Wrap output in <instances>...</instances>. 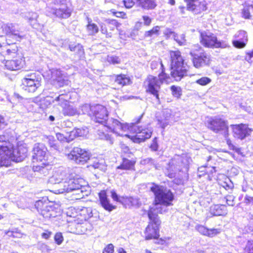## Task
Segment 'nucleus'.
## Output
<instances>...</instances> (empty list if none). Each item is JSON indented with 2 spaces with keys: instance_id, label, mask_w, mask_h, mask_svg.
<instances>
[{
  "instance_id": "f257e3e1",
  "label": "nucleus",
  "mask_w": 253,
  "mask_h": 253,
  "mask_svg": "<svg viewBox=\"0 0 253 253\" xmlns=\"http://www.w3.org/2000/svg\"><path fill=\"white\" fill-rule=\"evenodd\" d=\"M151 190L155 196V205L149 211L152 210V212L156 214L162 213L166 211L167 207L171 205L173 195L170 190L158 185L152 186Z\"/></svg>"
},
{
  "instance_id": "f03ea898",
  "label": "nucleus",
  "mask_w": 253,
  "mask_h": 253,
  "mask_svg": "<svg viewBox=\"0 0 253 253\" xmlns=\"http://www.w3.org/2000/svg\"><path fill=\"white\" fill-rule=\"evenodd\" d=\"M171 58V75L177 81L187 76L188 67L179 51L170 52Z\"/></svg>"
},
{
  "instance_id": "7ed1b4c3",
  "label": "nucleus",
  "mask_w": 253,
  "mask_h": 253,
  "mask_svg": "<svg viewBox=\"0 0 253 253\" xmlns=\"http://www.w3.org/2000/svg\"><path fill=\"white\" fill-rule=\"evenodd\" d=\"M84 182L82 179L70 178L68 181L64 183L63 188L58 190V193L72 192L73 198L80 199L83 198L84 195L85 187L83 185Z\"/></svg>"
},
{
  "instance_id": "20e7f679",
  "label": "nucleus",
  "mask_w": 253,
  "mask_h": 253,
  "mask_svg": "<svg viewBox=\"0 0 253 253\" xmlns=\"http://www.w3.org/2000/svg\"><path fill=\"white\" fill-rule=\"evenodd\" d=\"M169 77L163 72L159 75L158 78L149 75L146 81L147 88V92L151 93L156 97L159 101L160 99L158 92L161 88V85L164 83H168Z\"/></svg>"
},
{
  "instance_id": "39448f33",
  "label": "nucleus",
  "mask_w": 253,
  "mask_h": 253,
  "mask_svg": "<svg viewBox=\"0 0 253 253\" xmlns=\"http://www.w3.org/2000/svg\"><path fill=\"white\" fill-rule=\"evenodd\" d=\"M190 55L192 57V61L194 67L199 69L205 66H209L211 63V57L206 52H204L199 46H194L191 49Z\"/></svg>"
},
{
  "instance_id": "423d86ee",
  "label": "nucleus",
  "mask_w": 253,
  "mask_h": 253,
  "mask_svg": "<svg viewBox=\"0 0 253 253\" xmlns=\"http://www.w3.org/2000/svg\"><path fill=\"white\" fill-rule=\"evenodd\" d=\"M192 160L187 155L176 156L169 162V169H174V172H170L168 176L172 178L175 176L176 171L187 172Z\"/></svg>"
},
{
  "instance_id": "0eeeda50",
  "label": "nucleus",
  "mask_w": 253,
  "mask_h": 253,
  "mask_svg": "<svg viewBox=\"0 0 253 253\" xmlns=\"http://www.w3.org/2000/svg\"><path fill=\"white\" fill-rule=\"evenodd\" d=\"M152 210L149 211L148 215L150 222L145 231V238L146 240L158 239L159 237V226L161 221L158 218L156 213L152 212Z\"/></svg>"
},
{
  "instance_id": "6e6552de",
  "label": "nucleus",
  "mask_w": 253,
  "mask_h": 253,
  "mask_svg": "<svg viewBox=\"0 0 253 253\" xmlns=\"http://www.w3.org/2000/svg\"><path fill=\"white\" fill-rule=\"evenodd\" d=\"M200 42L207 47L226 48L230 47L227 41H218L217 37L211 33H202Z\"/></svg>"
},
{
  "instance_id": "1a4fd4ad",
  "label": "nucleus",
  "mask_w": 253,
  "mask_h": 253,
  "mask_svg": "<svg viewBox=\"0 0 253 253\" xmlns=\"http://www.w3.org/2000/svg\"><path fill=\"white\" fill-rule=\"evenodd\" d=\"M139 121L137 122V123L131 124L128 130V131L135 133V135L132 138L133 141L135 143H140L150 138L152 133L151 128L139 125L138 123Z\"/></svg>"
},
{
  "instance_id": "9d476101",
  "label": "nucleus",
  "mask_w": 253,
  "mask_h": 253,
  "mask_svg": "<svg viewBox=\"0 0 253 253\" xmlns=\"http://www.w3.org/2000/svg\"><path fill=\"white\" fill-rule=\"evenodd\" d=\"M71 96L69 94H61L53 101L56 102L57 104L62 108V112L64 115L73 116L76 115H80L81 111L77 110L73 106L69 104V100Z\"/></svg>"
},
{
  "instance_id": "9b49d317",
  "label": "nucleus",
  "mask_w": 253,
  "mask_h": 253,
  "mask_svg": "<svg viewBox=\"0 0 253 253\" xmlns=\"http://www.w3.org/2000/svg\"><path fill=\"white\" fill-rule=\"evenodd\" d=\"M47 8L50 12L59 18H67L71 15L70 9L61 0H54Z\"/></svg>"
},
{
  "instance_id": "f8f14e48",
  "label": "nucleus",
  "mask_w": 253,
  "mask_h": 253,
  "mask_svg": "<svg viewBox=\"0 0 253 253\" xmlns=\"http://www.w3.org/2000/svg\"><path fill=\"white\" fill-rule=\"evenodd\" d=\"M103 126L107 127L117 135L128 136L127 134H124V132L129 130L130 125L127 124H122L116 119L111 118L107 119Z\"/></svg>"
},
{
  "instance_id": "ddd939ff",
  "label": "nucleus",
  "mask_w": 253,
  "mask_h": 253,
  "mask_svg": "<svg viewBox=\"0 0 253 253\" xmlns=\"http://www.w3.org/2000/svg\"><path fill=\"white\" fill-rule=\"evenodd\" d=\"M208 127L215 133H221L224 137L228 135V127L226 121L218 118H214L208 121Z\"/></svg>"
},
{
  "instance_id": "4468645a",
  "label": "nucleus",
  "mask_w": 253,
  "mask_h": 253,
  "mask_svg": "<svg viewBox=\"0 0 253 253\" xmlns=\"http://www.w3.org/2000/svg\"><path fill=\"white\" fill-rule=\"evenodd\" d=\"M35 207L38 211L45 218H50L57 216L52 203H44L42 201H38L36 202Z\"/></svg>"
},
{
  "instance_id": "2eb2a0df",
  "label": "nucleus",
  "mask_w": 253,
  "mask_h": 253,
  "mask_svg": "<svg viewBox=\"0 0 253 253\" xmlns=\"http://www.w3.org/2000/svg\"><path fill=\"white\" fill-rule=\"evenodd\" d=\"M68 159L78 164H84L90 158L89 154L85 150L74 147L68 155Z\"/></svg>"
},
{
  "instance_id": "dca6fc26",
  "label": "nucleus",
  "mask_w": 253,
  "mask_h": 253,
  "mask_svg": "<svg viewBox=\"0 0 253 253\" xmlns=\"http://www.w3.org/2000/svg\"><path fill=\"white\" fill-rule=\"evenodd\" d=\"M22 88L29 92H34L40 86V82L35 74L27 75L22 80Z\"/></svg>"
},
{
  "instance_id": "f3484780",
  "label": "nucleus",
  "mask_w": 253,
  "mask_h": 253,
  "mask_svg": "<svg viewBox=\"0 0 253 253\" xmlns=\"http://www.w3.org/2000/svg\"><path fill=\"white\" fill-rule=\"evenodd\" d=\"M92 120L96 123L104 125L108 118V112L106 108L101 105H93L92 108Z\"/></svg>"
},
{
  "instance_id": "a211bd4d",
  "label": "nucleus",
  "mask_w": 253,
  "mask_h": 253,
  "mask_svg": "<svg viewBox=\"0 0 253 253\" xmlns=\"http://www.w3.org/2000/svg\"><path fill=\"white\" fill-rule=\"evenodd\" d=\"M70 178H74L72 173L67 172L66 169H59L57 170L50 178L51 183L59 184L60 188H63L64 183L68 181Z\"/></svg>"
},
{
  "instance_id": "6ab92c4d",
  "label": "nucleus",
  "mask_w": 253,
  "mask_h": 253,
  "mask_svg": "<svg viewBox=\"0 0 253 253\" xmlns=\"http://www.w3.org/2000/svg\"><path fill=\"white\" fill-rule=\"evenodd\" d=\"M33 162L45 161L47 159V150L42 143H36L33 148Z\"/></svg>"
},
{
  "instance_id": "aec40b11",
  "label": "nucleus",
  "mask_w": 253,
  "mask_h": 253,
  "mask_svg": "<svg viewBox=\"0 0 253 253\" xmlns=\"http://www.w3.org/2000/svg\"><path fill=\"white\" fill-rule=\"evenodd\" d=\"M231 126L234 136L240 139H243L250 135L253 131L251 128L245 124L231 125Z\"/></svg>"
},
{
  "instance_id": "412c9836",
  "label": "nucleus",
  "mask_w": 253,
  "mask_h": 253,
  "mask_svg": "<svg viewBox=\"0 0 253 253\" xmlns=\"http://www.w3.org/2000/svg\"><path fill=\"white\" fill-rule=\"evenodd\" d=\"M187 9L198 14L207 9V3L205 0H189Z\"/></svg>"
},
{
  "instance_id": "4be33fe9",
  "label": "nucleus",
  "mask_w": 253,
  "mask_h": 253,
  "mask_svg": "<svg viewBox=\"0 0 253 253\" xmlns=\"http://www.w3.org/2000/svg\"><path fill=\"white\" fill-rule=\"evenodd\" d=\"M51 72V79L56 82L59 86H63L69 84L70 82L67 78L64 76L62 72L58 69H52L50 70Z\"/></svg>"
},
{
  "instance_id": "5701e85b",
  "label": "nucleus",
  "mask_w": 253,
  "mask_h": 253,
  "mask_svg": "<svg viewBox=\"0 0 253 253\" xmlns=\"http://www.w3.org/2000/svg\"><path fill=\"white\" fill-rule=\"evenodd\" d=\"M11 161V149L8 147L0 149V167H9Z\"/></svg>"
},
{
  "instance_id": "b1692460",
  "label": "nucleus",
  "mask_w": 253,
  "mask_h": 253,
  "mask_svg": "<svg viewBox=\"0 0 253 253\" xmlns=\"http://www.w3.org/2000/svg\"><path fill=\"white\" fill-rule=\"evenodd\" d=\"M27 148L22 145L11 150V160L13 161L19 162L22 161L27 157Z\"/></svg>"
},
{
  "instance_id": "393cba45",
  "label": "nucleus",
  "mask_w": 253,
  "mask_h": 253,
  "mask_svg": "<svg viewBox=\"0 0 253 253\" xmlns=\"http://www.w3.org/2000/svg\"><path fill=\"white\" fill-rule=\"evenodd\" d=\"M0 29H2L3 33L14 38L16 41H20L22 38L18 32L14 29V25L12 24H5L0 21Z\"/></svg>"
},
{
  "instance_id": "a878e982",
  "label": "nucleus",
  "mask_w": 253,
  "mask_h": 253,
  "mask_svg": "<svg viewBox=\"0 0 253 253\" xmlns=\"http://www.w3.org/2000/svg\"><path fill=\"white\" fill-rule=\"evenodd\" d=\"M98 196L100 205L104 210L111 212L116 208V206L110 203L106 191L101 190L98 193Z\"/></svg>"
},
{
  "instance_id": "bb28decb",
  "label": "nucleus",
  "mask_w": 253,
  "mask_h": 253,
  "mask_svg": "<svg viewBox=\"0 0 253 253\" xmlns=\"http://www.w3.org/2000/svg\"><path fill=\"white\" fill-rule=\"evenodd\" d=\"M24 61L22 58H18L15 60H7L5 61V67L9 70H18L23 67Z\"/></svg>"
},
{
  "instance_id": "cd10ccee",
  "label": "nucleus",
  "mask_w": 253,
  "mask_h": 253,
  "mask_svg": "<svg viewBox=\"0 0 253 253\" xmlns=\"http://www.w3.org/2000/svg\"><path fill=\"white\" fill-rule=\"evenodd\" d=\"M210 213L213 216H219L227 214L226 207L223 205H215L210 208Z\"/></svg>"
},
{
  "instance_id": "c85d7f7f",
  "label": "nucleus",
  "mask_w": 253,
  "mask_h": 253,
  "mask_svg": "<svg viewBox=\"0 0 253 253\" xmlns=\"http://www.w3.org/2000/svg\"><path fill=\"white\" fill-rule=\"evenodd\" d=\"M171 116L170 110L165 109L163 111L162 116L160 119H158V122L162 128H164L169 125Z\"/></svg>"
},
{
  "instance_id": "c756f323",
  "label": "nucleus",
  "mask_w": 253,
  "mask_h": 253,
  "mask_svg": "<svg viewBox=\"0 0 253 253\" xmlns=\"http://www.w3.org/2000/svg\"><path fill=\"white\" fill-rule=\"evenodd\" d=\"M91 170L94 169L96 170L97 172L99 171L105 172L107 169V166L104 160H97L89 166Z\"/></svg>"
},
{
  "instance_id": "7c9ffc66",
  "label": "nucleus",
  "mask_w": 253,
  "mask_h": 253,
  "mask_svg": "<svg viewBox=\"0 0 253 253\" xmlns=\"http://www.w3.org/2000/svg\"><path fill=\"white\" fill-rule=\"evenodd\" d=\"M135 161L123 158V161L120 166L117 167L118 169L134 170Z\"/></svg>"
},
{
  "instance_id": "2f4dec72",
  "label": "nucleus",
  "mask_w": 253,
  "mask_h": 253,
  "mask_svg": "<svg viewBox=\"0 0 253 253\" xmlns=\"http://www.w3.org/2000/svg\"><path fill=\"white\" fill-rule=\"evenodd\" d=\"M137 6L145 9L154 8L156 4L153 0H135Z\"/></svg>"
},
{
  "instance_id": "473e14b6",
  "label": "nucleus",
  "mask_w": 253,
  "mask_h": 253,
  "mask_svg": "<svg viewBox=\"0 0 253 253\" xmlns=\"http://www.w3.org/2000/svg\"><path fill=\"white\" fill-rule=\"evenodd\" d=\"M87 25L86 29L90 35H94L98 32V28L97 25L92 23V20L89 17H87Z\"/></svg>"
},
{
  "instance_id": "72a5a7b5",
  "label": "nucleus",
  "mask_w": 253,
  "mask_h": 253,
  "mask_svg": "<svg viewBox=\"0 0 253 253\" xmlns=\"http://www.w3.org/2000/svg\"><path fill=\"white\" fill-rule=\"evenodd\" d=\"M88 130L86 129L76 128L71 131L70 137L73 140L74 137L86 136Z\"/></svg>"
},
{
  "instance_id": "f704fd0d",
  "label": "nucleus",
  "mask_w": 253,
  "mask_h": 253,
  "mask_svg": "<svg viewBox=\"0 0 253 253\" xmlns=\"http://www.w3.org/2000/svg\"><path fill=\"white\" fill-rule=\"evenodd\" d=\"M130 80L125 75H118L115 79V83L122 86L128 84Z\"/></svg>"
},
{
  "instance_id": "c9c22d12",
  "label": "nucleus",
  "mask_w": 253,
  "mask_h": 253,
  "mask_svg": "<svg viewBox=\"0 0 253 253\" xmlns=\"http://www.w3.org/2000/svg\"><path fill=\"white\" fill-rule=\"evenodd\" d=\"M69 49L71 51H74L77 53L80 57L84 54L83 46L80 44L70 45Z\"/></svg>"
},
{
  "instance_id": "e433bc0d",
  "label": "nucleus",
  "mask_w": 253,
  "mask_h": 253,
  "mask_svg": "<svg viewBox=\"0 0 253 253\" xmlns=\"http://www.w3.org/2000/svg\"><path fill=\"white\" fill-rule=\"evenodd\" d=\"M93 106H90L87 104H85L81 106V107L78 109L81 111L80 114H87V115L90 116V117L92 116V108Z\"/></svg>"
},
{
  "instance_id": "4c0bfd02",
  "label": "nucleus",
  "mask_w": 253,
  "mask_h": 253,
  "mask_svg": "<svg viewBox=\"0 0 253 253\" xmlns=\"http://www.w3.org/2000/svg\"><path fill=\"white\" fill-rule=\"evenodd\" d=\"M234 38L248 42V35L246 31L240 30L238 31L234 36Z\"/></svg>"
},
{
  "instance_id": "58836bf2",
  "label": "nucleus",
  "mask_w": 253,
  "mask_h": 253,
  "mask_svg": "<svg viewBox=\"0 0 253 253\" xmlns=\"http://www.w3.org/2000/svg\"><path fill=\"white\" fill-rule=\"evenodd\" d=\"M171 34H173L174 40L180 45H184L186 42V40L185 39V35L184 34H181L180 35H178L172 32H170Z\"/></svg>"
},
{
  "instance_id": "ea45409f",
  "label": "nucleus",
  "mask_w": 253,
  "mask_h": 253,
  "mask_svg": "<svg viewBox=\"0 0 253 253\" xmlns=\"http://www.w3.org/2000/svg\"><path fill=\"white\" fill-rule=\"evenodd\" d=\"M140 164L143 166H154L156 167V161L151 158H146L142 159Z\"/></svg>"
},
{
  "instance_id": "a19ab883",
  "label": "nucleus",
  "mask_w": 253,
  "mask_h": 253,
  "mask_svg": "<svg viewBox=\"0 0 253 253\" xmlns=\"http://www.w3.org/2000/svg\"><path fill=\"white\" fill-rule=\"evenodd\" d=\"M160 29V27L158 26H155L150 31H146L145 33L144 36L145 37H151L153 35H158V32Z\"/></svg>"
},
{
  "instance_id": "79ce46f5",
  "label": "nucleus",
  "mask_w": 253,
  "mask_h": 253,
  "mask_svg": "<svg viewBox=\"0 0 253 253\" xmlns=\"http://www.w3.org/2000/svg\"><path fill=\"white\" fill-rule=\"evenodd\" d=\"M17 48L15 47L12 49L7 48L5 52H3V53L5 56H7V57H14L17 55Z\"/></svg>"
},
{
  "instance_id": "37998d69",
  "label": "nucleus",
  "mask_w": 253,
  "mask_h": 253,
  "mask_svg": "<svg viewBox=\"0 0 253 253\" xmlns=\"http://www.w3.org/2000/svg\"><path fill=\"white\" fill-rule=\"evenodd\" d=\"M211 82V80L207 77H203L201 78L196 81V83L205 86L210 84Z\"/></svg>"
},
{
  "instance_id": "c03bdc74",
  "label": "nucleus",
  "mask_w": 253,
  "mask_h": 253,
  "mask_svg": "<svg viewBox=\"0 0 253 253\" xmlns=\"http://www.w3.org/2000/svg\"><path fill=\"white\" fill-rule=\"evenodd\" d=\"M107 62L110 64H116L121 63V59L119 57L114 55H108L106 58Z\"/></svg>"
},
{
  "instance_id": "a18cd8bd",
  "label": "nucleus",
  "mask_w": 253,
  "mask_h": 253,
  "mask_svg": "<svg viewBox=\"0 0 253 253\" xmlns=\"http://www.w3.org/2000/svg\"><path fill=\"white\" fill-rule=\"evenodd\" d=\"M247 42L244 41H241L238 39L233 40L232 41V44L233 46L237 48H244L247 44Z\"/></svg>"
},
{
  "instance_id": "49530a36",
  "label": "nucleus",
  "mask_w": 253,
  "mask_h": 253,
  "mask_svg": "<svg viewBox=\"0 0 253 253\" xmlns=\"http://www.w3.org/2000/svg\"><path fill=\"white\" fill-rule=\"evenodd\" d=\"M170 89L172 91V94L174 97L177 98L180 97L181 95V90L180 87L172 85L171 86Z\"/></svg>"
},
{
  "instance_id": "de8ad7c7",
  "label": "nucleus",
  "mask_w": 253,
  "mask_h": 253,
  "mask_svg": "<svg viewBox=\"0 0 253 253\" xmlns=\"http://www.w3.org/2000/svg\"><path fill=\"white\" fill-rule=\"evenodd\" d=\"M160 67V68L162 69L161 73H162L163 71V73H165L164 65L161 61H153L151 62V67L152 69L154 70V69H157V67Z\"/></svg>"
},
{
  "instance_id": "09e8293b",
  "label": "nucleus",
  "mask_w": 253,
  "mask_h": 253,
  "mask_svg": "<svg viewBox=\"0 0 253 253\" xmlns=\"http://www.w3.org/2000/svg\"><path fill=\"white\" fill-rule=\"evenodd\" d=\"M54 238L55 243L58 245H61L64 240L62 234L61 232L56 233Z\"/></svg>"
},
{
  "instance_id": "8fccbe9b",
  "label": "nucleus",
  "mask_w": 253,
  "mask_h": 253,
  "mask_svg": "<svg viewBox=\"0 0 253 253\" xmlns=\"http://www.w3.org/2000/svg\"><path fill=\"white\" fill-rule=\"evenodd\" d=\"M220 232V231L218 229H208L207 235L210 237H212Z\"/></svg>"
},
{
  "instance_id": "3c124183",
  "label": "nucleus",
  "mask_w": 253,
  "mask_h": 253,
  "mask_svg": "<svg viewBox=\"0 0 253 253\" xmlns=\"http://www.w3.org/2000/svg\"><path fill=\"white\" fill-rule=\"evenodd\" d=\"M107 22L112 30H113L115 28H118V27L120 25V24L116 20L109 19Z\"/></svg>"
},
{
  "instance_id": "603ef678",
  "label": "nucleus",
  "mask_w": 253,
  "mask_h": 253,
  "mask_svg": "<svg viewBox=\"0 0 253 253\" xmlns=\"http://www.w3.org/2000/svg\"><path fill=\"white\" fill-rule=\"evenodd\" d=\"M196 230L201 234L207 235L208 229L203 225H198L196 227Z\"/></svg>"
},
{
  "instance_id": "864d4df0",
  "label": "nucleus",
  "mask_w": 253,
  "mask_h": 253,
  "mask_svg": "<svg viewBox=\"0 0 253 253\" xmlns=\"http://www.w3.org/2000/svg\"><path fill=\"white\" fill-rule=\"evenodd\" d=\"M235 197L233 195H228L226 197V203L228 206H233L235 205Z\"/></svg>"
},
{
  "instance_id": "5fc2aeb1",
  "label": "nucleus",
  "mask_w": 253,
  "mask_h": 253,
  "mask_svg": "<svg viewBox=\"0 0 253 253\" xmlns=\"http://www.w3.org/2000/svg\"><path fill=\"white\" fill-rule=\"evenodd\" d=\"M242 17L246 19H249L251 17V14L249 7H244L242 11Z\"/></svg>"
},
{
  "instance_id": "6e6d98bb",
  "label": "nucleus",
  "mask_w": 253,
  "mask_h": 253,
  "mask_svg": "<svg viewBox=\"0 0 253 253\" xmlns=\"http://www.w3.org/2000/svg\"><path fill=\"white\" fill-rule=\"evenodd\" d=\"M56 136L57 139L61 142L67 141V142H69L71 140V138L68 139L67 137H65L63 135V134H62L61 133H57L56 134Z\"/></svg>"
},
{
  "instance_id": "4d7b16f0",
  "label": "nucleus",
  "mask_w": 253,
  "mask_h": 253,
  "mask_svg": "<svg viewBox=\"0 0 253 253\" xmlns=\"http://www.w3.org/2000/svg\"><path fill=\"white\" fill-rule=\"evenodd\" d=\"M100 137L101 139H105L106 140L108 141L110 144H112L113 143L114 140L111 136L109 134L102 133V136H100Z\"/></svg>"
},
{
  "instance_id": "13d9d810",
  "label": "nucleus",
  "mask_w": 253,
  "mask_h": 253,
  "mask_svg": "<svg viewBox=\"0 0 253 253\" xmlns=\"http://www.w3.org/2000/svg\"><path fill=\"white\" fill-rule=\"evenodd\" d=\"M245 250L248 253H253V241L248 242Z\"/></svg>"
},
{
  "instance_id": "bf43d9fd",
  "label": "nucleus",
  "mask_w": 253,
  "mask_h": 253,
  "mask_svg": "<svg viewBox=\"0 0 253 253\" xmlns=\"http://www.w3.org/2000/svg\"><path fill=\"white\" fill-rule=\"evenodd\" d=\"M114 252V246L112 244H109L106 248H104L103 253H113Z\"/></svg>"
},
{
  "instance_id": "052dcab7",
  "label": "nucleus",
  "mask_w": 253,
  "mask_h": 253,
  "mask_svg": "<svg viewBox=\"0 0 253 253\" xmlns=\"http://www.w3.org/2000/svg\"><path fill=\"white\" fill-rule=\"evenodd\" d=\"M245 59L249 63H253V50L252 51L247 53L245 57Z\"/></svg>"
},
{
  "instance_id": "680f3d73",
  "label": "nucleus",
  "mask_w": 253,
  "mask_h": 253,
  "mask_svg": "<svg viewBox=\"0 0 253 253\" xmlns=\"http://www.w3.org/2000/svg\"><path fill=\"white\" fill-rule=\"evenodd\" d=\"M150 148L154 151H156L158 150V145L157 140V138L156 137H155L153 140V142H152V143L151 144V145L150 146Z\"/></svg>"
},
{
  "instance_id": "e2e57ef3",
  "label": "nucleus",
  "mask_w": 253,
  "mask_h": 253,
  "mask_svg": "<svg viewBox=\"0 0 253 253\" xmlns=\"http://www.w3.org/2000/svg\"><path fill=\"white\" fill-rule=\"evenodd\" d=\"M124 2L125 6L128 8L132 7L135 3L133 0H124Z\"/></svg>"
},
{
  "instance_id": "0e129e2a",
  "label": "nucleus",
  "mask_w": 253,
  "mask_h": 253,
  "mask_svg": "<svg viewBox=\"0 0 253 253\" xmlns=\"http://www.w3.org/2000/svg\"><path fill=\"white\" fill-rule=\"evenodd\" d=\"M113 15L117 17L125 19L126 18V14L124 12L114 11L113 12Z\"/></svg>"
},
{
  "instance_id": "69168bd1",
  "label": "nucleus",
  "mask_w": 253,
  "mask_h": 253,
  "mask_svg": "<svg viewBox=\"0 0 253 253\" xmlns=\"http://www.w3.org/2000/svg\"><path fill=\"white\" fill-rule=\"evenodd\" d=\"M142 19L144 21V24L146 26H149L152 22V19L148 16H143Z\"/></svg>"
},
{
  "instance_id": "338daca9",
  "label": "nucleus",
  "mask_w": 253,
  "mask_h": 253,
  "mask_svg": "<svg viewBox=\"0 0 253 253\" xmlns=\"http://www.w3.org/2000/svg\"><path fill=\"white\" fill-rule=\"evenodd\" d=\"M52 234V232L49 231H45L44 232L42 233L41 235L42 237L45 239H48Z\"/></svg>"
},
{
  "instance_id": "774afa93",
  "label": "nucleus",
  "mask_w": 253,
  "mask_h": 253,
  "mask_svg": "<svg viewBox=\"0 0 253 253\" xmlns=\"http://www.w3.org/2000/svg\"><path fill=\"white\" fill-rule=\"evenodd\" d=\"M245 203L247 204H253V197H251L248 195H246L245 197Z\"/></svg>"
}]
</instances>
